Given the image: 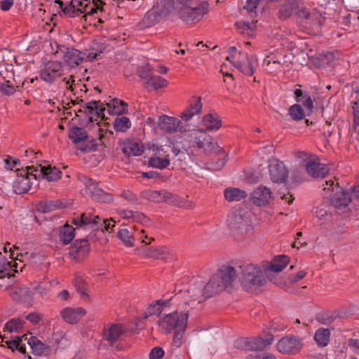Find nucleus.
Returning a JSON list of instances; mask_svg holds the SVG:
<instances>
[{
	"label": "nucleus",
	"instance_id": "nucleus-12",
	"mask_svg": "<svg viewBox=\"0 0 359 359\" xmlns=\"http://www.w3.org/2000/svg\"><path fill=\"white\" fill-rule=\"evenodd\" d=\"M268 168L269 177L273 182L283 183L287 179L288 170L282 161L273 158L270 160Z\"/></svg>",
	"mask_w": 359,
	"mask_h": 359
},
{
	"label": "nucleus",
	"instance_id": "nucleus-16",
	"mask_svg": "<svg viewBox=\"0 0 359 359\" xmlns=\"http://www.w3.org/2000/svg\"><path fill=\"white\" fill-rule=\"evenodd\" d=\"M216 274L227 290L231 287L232 283L239 276L238 266L235 267L229 264L223 265Z\"/></svg>",
	"mask_w": 359,
	"mask_h": 359
},
{
	"label": "nucleus",
	"instance_id": "nucleus-22",
	"mask_svg": "<svg viewBox=\"0 0 359 359\" xmlns=\"http://www.w3.org/2000/svg\"><path fill=\"white\" fill-rule=\"evenodd\" d=\"M86 314V311L81 307H67L60 311V316L62 319L69 324L77 323Z\"/></svg>",
	"mask_w": 359,
	"mask_h": 359
},
{
	"label": "nucleus",
	"instance_id": "nucleus-14",
	"mask_svg": "<svg viewBox=\"0 0 359 359\" xmlns=\"http://www.w3.org/2000/svg\"><path fill=\"white\" fill-rule=\"evenodd\" d=\"M158 125L161 130L168 133L179 131L186 134L187 131V126L184 125L182 121L166 115L160 117Z\"/></svg>",
	"mask_w": 359,
	"mask_h": 359
},
{
	"label": "nucleus",
	"instance_id": "nucleus-44",
	"mask_svg": "<svg viewBox=\"0 0 359 359\" xmlns=\"http://www.w3.org/2000/svg\"><path fill=\"white\" fill-rule=\"evenodd\" d=\"M31 347L32 353L36 356H40L47 346L41 342L36 337H31L27 341Z\"/></svg>",
	"mask_w": 359,
	"mask_h": 359
},
{
	"label": "nucleus",
	"instance_id": "nucleus-49",
	"mask_svg": "<svg viewBox=\"0 0 359 359\" xmlns=\"http://www.w3.org/2000/svg\"><path fill=\"white\" fill-rule=\"evenodd\" d=\"M17 81L0 83V93L5 95H13L17 90H19Z\"/></svg>",
	"mask_w": 359,
	"mask_h": 359
},
{
	"label": "nucleus",
	"instance_id": "nucleus-40",
	"mask_svg": "<svg viewBox=\"0 0 359 359\" xmlns=\"http://www.w3.org/2000/svg\"><path fill=\"white\" fill-rule=\"evenodd\" d=\"M0 75L6 83L16 81L13 65L7 63L1 64L0 67Z\"/></svg>",
	"mask_w": 359,
	"mask_h": 359
},
{
	"label": "nucleus",
	"instance_id": "nucleus-35",
	"mask_svg": "<svg viewBox=\"0 0 359 359\" xmlns=\"http://www.w3.org/2000/svg\"><path fill=\"white\" fill-rule=\"evenodd\" d=\"M122 151L128 156H140L144 151V147L137 142L128 141L123 144Z\"/></svg>",
	"mask_w": 359,
	"mask_h": 359
},
{
	"label": "nucleus",
	"instance_id": "nucleus-62",
	"mask_svg": "<svg viewBox=\"0 0 359 359\" xmlns=\"http://www.w3.org/2000/svg\"><path fill=\"white\" fill-rule=\"evenodd\" d=\"M134 212L130 210H126L122 208H118L116 210V213L119 217L123 219H132L133 220Z\"/></svg>",
	"mask_w": 359,
	"mask_h": 359
},
{
	"label": "nucleus",
	"instance_id": "nucleus-39",
	"mask_svg": "<svg viewBox=\"0 0 359 359\" xmlns=\"http://www.w3.org/2000/svg\"><path fill=\"white\" fill-rule=\"evenodd\" d=\"M14 267V271L18 272V264L12 265V262H8L5 256L0 252V278L10 276L11 269Z\"/></svg>",
	"mask_w": 359,
	"mask_h": 359
},
{
	"label": "nucleus",
	"instance_id": "nucleus-7",
	"mask_svg": "<svg viewBox=\"0 0 359 359\" xmlns=\"http://www.w3.org/2000/svg\"><path fill=\"white\" fill-rule=\"evenodd\" d=\"M227 222L232 231H247L252 228L250 213L242 209L233 211L228 217Z\"/></svg>",
	"mask_w": 359,
	"mask_h": 359
},
{
	"label": "nucleus",
	"instance_id": "nucleus-28",
	"mask_svg": "<svg viewBox=\"0 0 359 359\" xmlns=\"http://www.w3.org/2000/svg\"><path fill=\"white\" fill-rule=\"evenodd\" d=\"M202 123L205 132L217 131L221 128L222 121L217 114L209 113L203 117Z\"/></svg>",
	"mask_w": 359,
	"mask_h": 359
},
{
	"label": "nucleus",
	"instance_id": "nucleus-41",
	"mask_svg": "<svg viewBox=\"0 0 359 359\" xmlns=\"http://www.w3.org/2000/svg\"><path fill=\"white\" fill-rule=\"evenodd\" d=\"M296 0H288L284 4L278 11V17L281 20H286L290 18L296 7Z\"/></svg>",
	"mask_w": 359,
	"mask_h": 359
},
{
	"label": "nucleus",
	"instance_id": "nucleus-57",
	"mask_svg": "<svg viewBox=\"0 0 359 359\" xmlns=\"http://www.w3.org/2000/svg\"><path fill=\"white\" fill-rule=\"evenodd\" d=\"M138 76L144 81V82L147 84L150 77L152 76L153 73L151 72V69L149 65L140 67L137 69Z\"/></svg>",
	"mask_w": 359,
	"mask_h": 359
},
{
	"label": "nucleus",
	"instance_id": "nucleus-6",
	"mask_svg": "<svg viewBox=\"0 0 359 359\" xmlns=\"http://www.w3.org/2000/svg\"><path fill=\"white\" fill-rule=\"evenodd\" d=\"M304 346L303 339L297 335L289 334L283 337L276 344V350L283 355H295L301 351Z\"/></svg>",
	"mask_w": 359,
	"mask_h": 359
},
{
	"label": "nucleus",
	"instance_id": "nucleus-10",
	"mask_svg": "<svg viewBox=\"0 0 359 359\" xmlns=\"http://www.w3.org/2000/svg\"><path fill=\"white\" fill-rule=\"evenodd\" d=\"M127 330L123 324L107 323L104 325L102 331V340L109 346H114Z\"/></svg>",
	"mask_w": 359,
	"mask_h": 359
},
{
	"label": "nucleus",
	"instance_id": "nucleus-60",
	"mask_svg": "<svg viewBox=\"0 0 359 359\" xmlns=\"http://www.w3.org/2000/svg\"><path fill=\"white\" fill-rule=\"evenodd\" d=\"M25 338V340H27V337L25 335L22 337H15L13 340H7L5 341L8 348H11L12 351L17 350L20 342H22V339Z\"/></svg>",
	"mask_w": 359,
	"mask_h": 359
},
{
	"label": "nucleus",
	"instance_id": "nucleus-31",
	"mask_svg": "<svg viewBox=\"0 0 359 359\" xmlns=\"http://www.w3.org/2000/svg\"><path fill=\"white\" fill-rule=\"evenodd\" d=\"M330 331L329 329L320 327L314 334V341L318 347H325L330 340Z\"/></svg>",
	"mask_w": 359,
	"mask_h": 359
},
{
	"label": "nucleus",
	"instance_id": "nucleus-55",
	"mask_svg": "<svg viewBox=\"0 0 359 359\" xmlns=\"http://www.w3.org/2000/svg\"><path fill=\"white\" fill-rule=\"evenodd\" d=\"M62 11L66 16L71 18L81 14V8H76V5L74 4L72 1L65 6Z\"/></svg>",
	"mask_w": 359,
	"mask_h": 359
},
{
	"label": "nucleus",
	"instance_id": "nucleus-18",
	"mask_svg": "<svg viewBox=\"0 0 359 359\" xmlns=\"http://www.w3.org/2000/svg\"><path fill=\"white\" fill-rule=\"evenodd\" d=\"M90 245L86 239L76 240L69 249L70 257L76 262L82 260L89 252Z\"/></svg>",
	"mask_w": 359,
	"mask_h": 359
},
{
	"label": "nucleus",
	"instance_id": "nucleus-34",
	"mask_svg": "<svg viewBox=\"0 0 359 359\" xmlns=\"http://www.w3.org/2000/svg\"><path fill=\"white\" fill-rule=\"evenodd\" d=\"M184 293H187L189 294L190 297V301L193 302H196L198 303H201L208 298L205 296L203 284H200L199 286H194L189 289Z\"/></svg>",
	"mask_w": 359,
	"mask_h": 359
},
{
	"label": "nucleus",
	"instance_id": "nucleus-64",
	"mask_svg": "<svg viewBox=\"0 0 359 359\" xmlns=\"http://www.w3.org/2000/svg\"><path fill=\"white\" fill-rule=\"evenodd\" d=\"M337 357L339 358H348L349 359V355H353V353L350 351L349 346H342L339 351H337Z\"/></svg>",
	"mask_w": 359,
	"mask_h": 359
},
{
	"label": "nucleus",
	"instance_id": "nucleus-46",
	"mask_svg": "<svg viewBox=\"0 0 359 359\" xmlns=\"http://www.w3.org/2000/svg\"><path fill=\"white\" fill-rule=\"evenodd\" d=\"M116 131L125 132L130 128V119L126 116L116 117L113 123Z\"/></svg>",
	"mask_w": 359,
	"mask_h": 359
},
{
	"label": "nucleus",
	"instance_id": "nucleus-1",
	"mask_svg": "<svg viewBox=\"0 0 359 359\" xmlns=\"http://www.w3.org/2000/svg\"><path fill=\"white\" fill-rule=\"evenodd\" d=\"M239 282L243 290L250 294L262 290L267 282L266 269L262 265L245 264L238 266Z\"/></svg>",
	"mask_w": 359,
	"mask_h": 359
},
{
	"label": "nucleus",
	"instance_id": "nucleus-42",
	"mask_svg": "<svg viewBox=\"0 0 359 359\" xmlns=\"http://www.w3.org/2000/svg\"><path fill=\"white\" fill-rule=\"evenodd\" d=\"M234 346L236 348L243 351L257 350V346L255 345V339L240 338L237 339Z\"/></svg>",
	"mask_w": 359,
	"mask_h": 359
},
{
	"label": "nucleus",
	"instance_id": "nucleus-38",
	"mask_svg": "<svg viewBox=\"0 0 359 359\" xmlns=\"http://www.w3.org/2000/svg\"><path fill=\"white\" fill-rule=\"evenodd\" d=\"M75 229L65 224L60 230V240L64 245L69 243L74 238Z\"/></svg>",
	"mask_w": 359,
	"mask_h": 359
},
{
	"label": "nucleus",
	"instance_id": "nucleus-53",
	"mask_svg": "<svg viewBox=\"0 0 359 359\" xmlns=\"http://www.w3.org/2000/svg\"><path fill=\"white\" fill-rule=\"evenodd\" d=\"M25 322L19 318H13L6 324V330L9 332H17L22 327Z\"/></svg>",
	"mask_w": 359,
	"mask_h": 359
},
{
	"label": "nucleus",
	"instance_id": "nucleus-24",
	"mask_svg": "<svg viewBox=\"0 0 359 359\" xmlns=\"http://www.w3.org/2000/svg\"><path fill=\"white\" fill-rule=\"evenodd\" d=\"M305 168L306 172L315 178L324 177L330 172V168L327 165L313 161L306 162Z\"/></svg>",
	"mask_w": 359,
	"mask_h": 359
},
{
	"label": "nucleus",
	"instance_id": "nucleus-50",
	"mask_svg": "<svg viewBox=\"0 0 359 359\" xmlns=\"http://www.w3.org/2000/svg\"><path fill=\"white\" fill-rule=\"evenodd\" d=\"M289 114L294 121L302 120L305 116L301 105L297 104H295L290 107Z\"/></svg>",
	"mask_w": 359,
	"mask_h": 359
},
{
	"label": "nucleus",
	"instance_id": "nucleus-27",
	"mask_svg": "<svg viewBox=\"0 0 359 359\" xmlns=\"http://www.w3.org/2000/svg\"><path fill=\"white\" fill-rule=\"evenodd\" d=\"M117 237L124 245L131 248L135 245V238L137 237V233H135V229L134 227H123L118 230Z\"/></svg>",
	"mask_w": 359,
	"mask_h": 359
},
{
	"label": "nucleus",
	"instance_id": "nucleus-51",
	"mask_svg": "<svg viewBox=\"0 0 359 359\" xmlns=\"http://www.w3.org/2000/svg\"><path fill=\"white\" fill-rule=\"evenodd\" d=\"M175 8V2L173 0H161L160 14L162 15H167L172 13Z\"/></svg>",
	"mask_w": 359,
	"mask_h": 359
},
{
	"label": "nucleus",
	"instance_id": "nucleus-5",
	"mask_svg": "<svg viewBox=\"0 0 359 359\" xmlns=\"http://www.w3.org/2000/svg\"><path fill=\"white\" fill-rule=\"evenodd\" d=\"M326 187H323V191H331L332 195L328 196L331 205L336 209L346 208L351 202V198L348 194L344 191L337 183L334 187V181L330 180L325 182Z\"/></svg>",
	"mask_w": 359,
	"mask_h": 359
},
{
	"label": "nucleus",
	"instance_id": "nucleus-4",
	"mask_svg": "<svg viewBox=\"0 0 359 359\" xmlns=\"http://www.w3.org/2000/svg\"><path fill=\"white\" fill-rule=\"evenodd\" d=\"M208 12V4L206 2L200 4L192 8L188 5L176 7V13L179 18L187 24H194L200 21Z\"/></svg>",
	"mask_w": 359,
	"mask_h": 359
},
{
	"label": "nucleus",
	"instance_id": "nucleus-11",
	"mask_svg": "<svg viewBox=\"0 0 359 359\" xmlns=\"http://www.w3.org/2000/svg\"><path fill=\"white\" fill-rule=\"evenodd\" d=\"M299 18L309 28L318 29L323 26L325 22V17L316 9L311 11L302 8L297 12Z\"/></svg>",
	"mask_w": 359,
	"mask_h": 359
},
{
	"label": "nucleus",
	"instance_id": "nucleus-9",
	"mask_svg": "<svg viewBox=\"0 0 359 359\" xmlns=\"http://www.w3.org/2000/svg\"><path fill=\"white\" fill-rule=\"evenodd\" d=\"M233 66L246 76H252L258 67V60L254 55L238 52V58H235Z\"/></svg>",
	"mask_w": 359,
	"mask_h": 359
},
{
	"label": "nucleus",
	"instance_id": "nucleus-21",
	"mask_svg": "<svg viewBox=\"0 0 359 359\" xmlns=\"http://www.w3.org/2000/svg\"><path fill=\"white\" fill-rule=\"evenodd\" d=\"M64 62L71 67H75L85 60V53L74 48H66L63 51Z\"/></svg>",
	"mask_w": 359,
	"mask_h": 359
},
{
	"label": "nucleus",
	"instance_id": "nucleus-48",
	"mask_svg": "<svg viewBox=\"0 0 359 359\" xmlns=\"http://www.w3.org/2000/svg\"><path fill=\"white\" fill-rule=\"evenodd\" d=\"M255 345L257 346V350H263L270 346L273 340L274 337L271 334H266L263 337L254 338Z\"/></svg>",
	"mask_w": 359,
	"mask_h": 359
},
{
	"label": "nucleus",
	"instance_id": "nucleus-45",
	"mask_svg": "<svg viewBox=\"0 0 359 359\" xmlns=\"http://www.w3.org/2000/svg\"><path fill=\"white\" fill-rule=\"evenodd\" d=\"M170 165L169 155H166L164 158L159 156H154L150 158L149 165L153 168L163 169Z\"/></svg>",
	"mask_w": 359,
	"mask_h": 359
},
{
	"label": "nucleus",
	"instance_id": "nucleus-15",
	"mask_svg": "<svg viewBox=\"0 0 359 359\" xmlns=\"http://www.w3.org/2000/svg\"><path fill=\"white\" fill-rule=\"evenodd\" d=\"M136 254L147 259H165L169 255V250L165 246L148 247L143 245L135 249Z\"/></svg>",
	"mask_w": 359,
	"mask_h": 359
},
{
	"label": "nucleus",
	"instance_id": "nucleus-52",
	"mask_svg": "<svg viewBox=\"0 0 359 359\" xmlns=\"http://www.w3.org/2000/svg\"><path fill=\"white\" fill-rule=\"evenodd\" d=\"M348 344L353 353L349 355V359H359V339L351 338L348 340Z\"/></svg>",
	"mask_w": 359,
	"mask_h": 359
},
{
	"label": "nucleus",
	"instance_id": "nucleus-33",
	"mask_svg": "<svg viewBox=\"0 0 359 359\" xmlns=\"http://www.w3.org/2000/svg\"><path fill=\"white\" fill-rule=\"evenodd\" d=\"M69 137L74 144L83 142L88 138L86 130L80 127H72L69 132Z\"/></svg>",
	"mask_w": 359,
	"mask_h": 359
},
{
	"label": "nucleus",
	"instance_id": "nucleus-2",
	"mask_svg": "<svg viewBox=\"0 0 359 359\" xmlns=\"http://www.w3.org/2000/svg\"><path fill=\"white\" fill-rule=\"evenodd\" d=\"M184 138H188L190 143L188 147H191V143L196 144L198 149H203L205 152H219L222 150L217 142L209 135L203 129L194 130L189 134H184Z\"/></svg>",
	"mask_w": 359,
	"mask_h": 359
},
{
	"label": "nucleus",
	"instance_id": "nucleus-59",
	"mask_svg": "<svg viewBox=\"0 0 359 359\" xmlns=\"http://www.w3.org/2000/svg\"><path fill=\"white\" fill-rule=\"evenodd\" d=\"M120 196L121 198H123L124 200L127 201L130 203L140 204L139 199L136 194H135L130 190H123Z\"/></svg>",
	"mask_w": 359,
	"mask_h": 359
},
{
	"label": "nucleus",
	"instance_id": "nucleus-54",
	"mask_svg": "<svg viewBox=\"0 0 359 359\" xmlns=\"http://www.w3.org/2000/svg\"><path fill=\"white\" fill-rule=\"evenodd\" d=\"M336 317L330 312H324L318 313L316 316V320L318 323L323 325H328L333 323Z\"/></svg>",
	"mask_w": 359,
	"mask_h": 359
},
{
	"label": "nucleus",
	"instance_id": "nucleus-8",
	"mask_svg": "<svg viewBox=\"0 0 359 359\" xmlns=\"http://www.w3.org/2000/svg\"><path fill=\"white\" fill-rule=\"evenodd\" d=\"M79 180L86 187V194L93 200L102 203H110L113 201V195L98 188L97 184L92 179L86 176H81Z\"/></svg>",
	"mask_w": 359,
	"mask_h": 359
},
{
	"label": "nucleus",
	"instance_id": "nucleus-29",
	"mask_svg": "<svg viewBox=\"0 0 359 359\" xmlns=\"http://www.w3.org/2000/svg\"><path fill=\"white\" fill-rule=\"evenodd\" d=\"M289 262V257L285 255L279 256L274 259L273 262L269 264L262 265L266 269V276L269 277V272L278 273L283 270L286 267Z\"/></svg>",
	"mask_w": 359,
	"mask_h": 359
},
{
	"label": "nucleus",
	"instance_id": "nucleus-30",
	"mask_svg": "<svg viewBox=\"0 0 359 359\" xmlns=\"http://www.w3.org/2000/svg\"><path fill=\"white\" fill-rule=\"evenodd\" d=\"M108 107V112L110 114H123L128 111V104L123 100L114 98L107 103Z\"/></svg>",
	"mask_w": 359,
	"mask_h": 359
},
{
	"label": "nucleus",
	"instance_id": "nucleus-3",
	"mask_svg": "<svg viewBox=\"0 0 359 359\" xmlns=\"http://www.w3.org/2000/svg\"><path fill=\"white\" fill-rule=\"evenodd\" d=\"M188 316V312L175 311L160 318L158 325L161 330L165 333H170L172 331L178 330H186Z\"/></svg>",
	"mask_w": 359,
	"mask_h": 359
},
{
	"label": "nucleus",
	"instance_id": "nucleus-32",
	"mask_svg": "<svg viewBox=\"0 0 359 359\" xmlns=\"http://www.w3.org/2000/svg\"><path fill=\"white\" fill-rule=\"evenodd\" d=\"M79 222H81L82 226H89L93 230H98V222H100V217L98 215L82 213L79 217Z\"/></svg>",
	"mask_w": 359,
	"mask_h": 359
},
{
	"label": "nucleus",
	"instance_id": "nucleus-43",
	"mask_svg": "<svg viewBox=\"0 0 359 359\" xmlns=\"http://www.w3.org/2000/svg\"><path fill=\"white\" fill-rule=\"evenodd\" d=\"M86 4L84 8H81L80 13H85L83 17L87 18L88 15H92L97 12V10L102 11V6L104 4L101 0H97V2L93 1V4H88L87 0H85Z\"/></svg>",
	"mask_w": 359,
	"mask_h": 359
},
{
	"label": "nucleus",
	"instance_id": "nucleus-13",
	"mask_svg": "<svg viewBox=\"0 0 359 359\" xmlns=\"http://www.w3.org/2000/svg\"><path fill=\"white\" fill-rule=\"evenodd\" d=\"M63 65L58 61H49L45 64L43 69L41 71V79L48 83H53L62 74Z\"/></svg>",
	"mask_w": 359,
	"mask_h": 359
},
{
	"label": "nucleus",
	"instance_id": "nucleus-26",
	"mask_svg": "<svg viewBox=\"0 0 359 359\" xmlns=\"http://www.w3.org/2000/svg\"><path fill=\"white\" fill-rule=\"evenodd\" d=\"M203 287L204 294L206 297H212L218 292L226 290L224 285L222 283L216 273L210 277L209 281L206 283L205 285H203Z\"/></svg>",
	"mask_w": 359,
	"mask_h": 359
},
{
	"label": "nucleus",
	"instance_id": "nucleus-63",
	"mask_svg": "<svg viewBox=\"0 0 359 359\" xmlns=\"http://www.w3.org/2000/svg\"><path fill=\"white\" fill-rule=\"evenodd\" d=\"M164 355L162 348L156 346L153 348L149 353V359H161Z\"/></svg>",
	"mask_w": 359,
	"mask_h": 359
},
{
	"label": "nucleus",
	"instance_id": "nucleus-61",
	"mask_svg": "<svg viewBox=\"0 0 359 359\" xmlns=\"http://www.w3.org/2000/svg\"><path fill=\"white\" fill-rule=\"evenodd\" d=\"M55 208L56 205L52 201L45 203L41 202L39 203L37 205V210L43 212H50L53 210Z\"/></svg>",
	"mask_w": 359,
	"mask_h": 359
},
{
	"label": "nucleus",
	"instance_id": "nucleus-17",
	"mask_svg": "<svg viewBox=\"0 0 359 359\" xmlns=\"http://www.w3.org/2000/svg\"><path fill=\"white\" fill-rule=\"evenodd\" d=\"M251 199L257 206H266L273 201V197L270 189L265 186H259L252 193Z\"/></svg>",
	"mask_w": 359,
	"mask_h": 359
},
{
	"label": "nucleus",
	"instance_id": "nucleus-56",
	"mask_svg": "<svg viewBox=\"0 0 359 359\" xmlns=\"http://www.w3.org/2000/svg\"><path fill=\"white\" fill-rule=\"evenodd\" d=\"M75 287L78 292L81 296H86V283L82 276H76L74 281Z\"/></svg>",
	"mask_w": 359,
	"mask_h": 359
},
{
	"label": "nucleus",
	"instance_id": "nucleus-25",
	"mask_svg": "<svg viewBox=\"0 0 359 359\" xmlns=\"http://www.w3.org/2000/svg\"><path fill=\"white\" fill-rule=\"evenodd\" d=\"M202 109V102L201 97H193L191 100L189 105L187 109L181 114L180 118L184 121H189L194 115L201 113Z\"/></svg>",
	"mask_w": 359,
	"mask_h": 359
},
{
	"label": "nucleus",
	"instance_id": "nucleus-19",
	"mask_svg": "<svg viewBox=\"0 0 359 359\" xmlns=\"http://www.w3.org/2000/svg\"><path fill=\"white\" fill-rule=\"evenodd\" d=\"M34 171L33 177L34 179L41 177L48 181H55L60 178V175L62 174L61 171L58 169L49 165L41 166V165H39L36 168L34 167Z\"/></svg>",
	"mask_w": 359,
	"mask_h": 359
},
{
	"label": "nucleus",
	"instance_id": "nucleus-58",
	"mask_svg": "<svg viewBox=\"0 0 359 359\" xmlns=\"http://www.w3.org/2000/svg\"><path fill=\"white\" fill-rule=\"evenodd\" d=\"M186 330H178L175 332V334L172 341V346L176 348H180L184 341V334Z\"/></svg>",
	"mask_w": 359,
	"mask_h": 359
},
{
	"label": "nucleus",
	"instance_id": "nucleus-37",
	"mask_svg": "<svg viewBox=\"0 0 359 359\" xmlns=\"http://www.w3.org/2000/svg\"><path fill=\"white\" fill-rule=\"evenodd\" d=\"M165 190H151L147 189L141 192V196L149 201L154 203H163V194Z\"/></svg>",
	"mask_w": 359,
	"mask_h": 359
},
{
	"label": "nucleus",
	"instance_id": "nucleus-36",
	"mask_svg": "<svg viewBox=\"0 0 359 359\" xmlns=\"http://www.w3.org/2000/svg\"><path fill=\"white\" fill-rule=\"evenodd\" d=\"M248 194L244 190L238 188H227L224 191L225 198L228 201H240L247 197Z\"/></svg>",
	"mask_w": 359,
	"mask_h": 359
},
{
	"label": "nucleus",
	"instance_id": "nucleus-47",
	"mask_svg": "<svg viewBox=\"0 0 359 359\" xmlns=\"http://www.w3.org/2000/svg\"><path fill=\"white\" fill-rule=\"evenodd\" d=\"M147 84L154 90H158L166 87L168 85V81L161 76L152 74Z\"/></svg>",
	"mask_w": 359,
	"mask_h": 359
},
{
	"label": "nucleus",
	"instance_id": "nucleus-20",
	"mask_svg": "<svg viewBox=\"0 0 359 359\" xmlns=\"http://www.w3.org/2000/svg\"><path fill=\"white\" fill-rule=\"evenodd\" d=\"M163 197V203H167L170 205L186 209H193L194 208V203L187 199V196L184 198L175 194L165 190Z\"/></svg>",
	"mask_w": 359,
	"mask_h": 359
},
{
	"label": "nucleus",
	"instance_id": "nucleus-23",
	"mask_svg": "<svg viewBox=\"0 0 359 359\" xmlns=\"http://www.w3.org/2000/svg\"><path fill=\"white\" fill-rule=\"evenodd\" d=\"M15 171L17 172V175L21 177V178L18 179L16 182L15 191L19 194L28 191L30 189V182L28 177L29 175L33 176V174H34V167L27 166L26 170L17 169Z\"/></svg>",
	"mask_w": 359,
	"mask_h": 359
}]
</instances>
